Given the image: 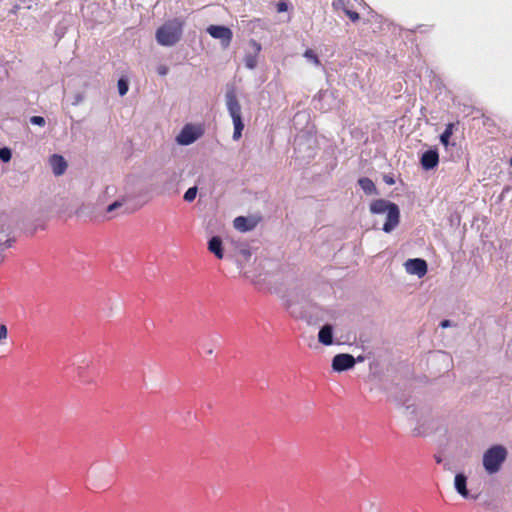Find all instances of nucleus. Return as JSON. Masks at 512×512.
<instances>
[{"instance_id":"23","label":"nucleus","mask_w":512,"mask_h":512,"mask_svg":"<svg viewBox=\"0 0 512 512\" xmlns=\"http://www.w3.org/2000/svg\"><path fill=\"white\" fill-rule=\"evenodd\" d=\"M30 122L34 125L38 126H44L45 125V119L41 116H32L30 118Z\"/></svg>"},{"instance_id":"7","label":"nucleus","mask_w":512,"mask_h":512,"mask_svg":"<svg viewBox=\"0 0 512 512\" xmlns=\"http://www.w3.org/2000/svg\"><path fill=\"white\" fill-rule=\"evenodd\" d=\"M408 273L423 277L427 273V263L421 258L409 259L405 263Z\"/></svg>"},{"instance_id":"3","label":"nucleus","mask_w":512,"mask_h":512,"mask_svg":"<svg viewBox=\"0 0 512 512\" xmlns=\"http://www.w3.org/2000/svg\"><path fill=\"white\" fill-rule=\"evenodd\" d=\"M507 450L501 445L489 448L483 455V466L487 473H497L506 460Z\"/></svg>"},{"instance_id":"8","label":"nucleus","mask_w":512,"mask_h":512,"mask_svg":"<svg viewBox=\"0 0 512 512\" xmlns=\"http://www.w3.org/2000/svg\"><path fill=\"white\" fill-rule=\"evenodd\" d=\"M332 7L336 11H342L354 23L360 19L359 13L350 7L349 0H334Z\"/></svg>"},{"instance_id":"24","label":"nucleus","mask_w":512,"mask_h":512,"mask_svg":"<svg viewBox=\"0 0 512 512\" xmlns=\"http://www.w3.org/2000/svg\"><path fill=\"white\" fill-rule=\"evenodd\" d=\"M277 12L282 13L288 10V4L285 0H280L277 5Z\"/></svg>"},{"instance_id":"15","label":"nucleus","mask_w":512,"mask_h":512,"mask_svg":"<svg viewBox=\"0 0 512 512\" xmlns=\"http://www.w3.org/2000/svg\"><path fill=\"white\" fill-rule=\"evenodd\" d=\"M318 340L320 343L329 346L333 343V329L331 325H324L318 334Z\"/></svg>"},{"instance_id":"20","label":"nucleus","mask_w":512,"mask_h":512,"mask_svg":"<svg viewBox=\"0 0 512 512\" xmlns=\"http://www.w3.org/2000/svg\"><path fill=\"white\" fill-rule=\"evenodd\" d=\"M197 191L198 189L196 186L190 187L184 194V200L187 202H192L196 198Z\"/></svg>"},{"instance_id":"10","label":"nucleus","mask_w":512,"mask_h":512,"mask_svg":"<svg viewBox=\"0 0 512 512\" xmlns=\"http://www.w3.org/2000/svg\"><path fill=\"white\" fill-rule=\"evenodd\" d=\"M420 163L425 170L435 168L439 163V154L437 150L430 149L425 151L421 156Z\"/></svg>"},{"instance_id":"9","label":"nucleus","mask_w":512,"mask_h":512,"mask_svg":"<svg viewBox=\"0 0 512 512\" xmlns=\"http://www.w3.org/2000/svg\"><path fill=\"white\" fill-rule=\"evenodd\" d=\"M249 45L252 48V52H249L244 56V63L248 69H254L257 66V58L261 51V45L253 39L250 40Z\"/></svg>"},{"instance_id":"1","label":"nucleus","mask_w":512,"mask_h":512,"mask_svg":"<svg viewBox=\"0 0 512 512\" xmlns=\"http://www.w3.org/2000/svg\"><path fill=\"white\" fill-rule=\"evenodd\" d=\"M184 21L179 18H173L165 21L155 33L156 41L161 46H174L183 35Z\"/></svg>"},{"instance_id":"12","label":"nucleus","mask_w":512,"mask_h":512,"mask_svg":"<svg viewBox=\"0 0 512 512\" xmlns=\"http://www.w3.org/2000/svg\"><path fill=\"white\" fill-rule=\"evenodd\" d=\"M234 228L240 232L253 230L257 225V220L251 217L239 216L233 221Z\"/></svg>"},{"instance_id":"2","label":"nucleus","mask_w":512,"mask_h":512,"mask_svg":"<svg viewBox=\"0 0 512 512\" xmlns=\"http://www.w3.org/2000/svg\"><path fill=\"white\" fill-rule=\"evenodd\" d=\"M369 209L372 214H386V221L382 228L384 232L390 233L398 226L400 210L395 203L385 199H376L370 203Z\"/></svg>"},{"instance_id":"5","label":"nucleus","mask_w":512,"mask_h":512,"mask_svg":"<svg viewBox=\"0 0 512 512\" xmlns=\"http://www.w3.org/2000/svg\"><path fill=\"white\" fill-rule=\"evenodd\" d=\"M207 32L211 37L220 39L224 47H228L232 41L233 33L230 28L220 25H210Z\"/></svg>"},{"instance_id":"30","label":"nucleus","mask_w":512,"mask_h":512,"mask_svg":"<svg viewBox=\"0 0 512 512\" xmlns=\"http://www.w3.org/2000/svg\"><path fill=\"white\" fill-rule=\"evenodd\" d=\"M510 164H511V166H512V157H511V160H510Z\"/></svg>"},{"instance_id":"14","label":"nucleus","mask_w":512,"mask_h":512,"mask_svg":"<svg viewBox=\"0 0 512 512\" xmlns=\"http://www.w3.org/2000/svg\"><path fill=\"white\" fill-rule=\"evenodd\" d=\"M208 250L218 259H222L224 257V253L221 238L218 236L212 237L208 242Z\"/></svg>"},{"instance_id":"26","label":"nucleus","mask_w":512,"mask_h":512,"mask_svg":"<svg viewBox=\"0 0 512 512\" xmlns=\"http://www.w3.org/2000/svg\"><path fill=\"white\" fill-rule=\"evenodd\" d=\"M169 71V68L166 66V65H159L157 67V73L160 75V76H165L167 75Z\"/></svg>"},{"instance_id":"6","label":"nucleus","mask_w":512,"mask_h":512,"mask_svg":"<svg viewBox=\"0 0 512 512\" xmlns=\"http://www.w3.org/2000/svg\"><path fill=\"white\" fill-rule=\"evenodd\" d=\"M354 365L355 359L350 354H337L332 360V368L338 372L351 369Z\"/></svg>"},{"instance_id":"11","label":"nucleus","mask_w":512,"mask_h":512,"mask_svg":"<svg viewBox=\"0 0 512 512\" xmlns=\"http://www.w3.org/2000/svg\"><path fill=\"white\" fill-rule=\"evenodd\" d=\"M198 136L192 126L186 125L178 134L176 140L181 145H189L196 141Z\"/></svg>"},{"instance_id":"18","label":"nucleus","mask_w":512,"mask_h":512,"mask_svg":"<svg viewBox=\"0 0 512 512\" xmlns=\"http://www.w3.org/2000/svg\"><path fill=\"white\" fill-rule=\"evenodd\" d=\"M454 127H455L454 123H448L445 127V130L443 131V133L440 136L441 143L446 147L449 145V140H450L451 136L453 135Z\"/></svg>"},{"instance_id":"27","label":"nucleus","mask_w":512,"mask_h":512,"mask_svg":"<svg viewBox=\"0 0 512 512\" xmlns=\"http://www.w3.org/2000/svg\"><path fill=\"white\" fill-rule=\"evenodd\" d=\"M7 338V327L0 325V341Z\"/></svg>"},{"instance_id":"25","label":"nucleus","mask_w":512,"mask_h":512,"mask_svg":"<svg viewBox=\"0 0 512 512\" xmlns=\"http://www.w3.org/2000/svg\"><path fill=\"white\" fill-rule=\"evenodd\" d=\"M122 205H123V203H122V202H120V201H115V202H113L112 204H110V205L107 207L106 212H107V213H111V212H113L114 210H116V209L120 208Z\"/></svg>"},{"instance_id":"4","label":"nucleus","mask_w":512,"mask_h":512,"mask_svg":"<svg viewBox=\"0 0 512 512\" xmlns=\"http://www.w3.org/2000/svg\"><path fill=\"white\" fill-rule=\"evenodd\" d=\"M226 106L234 125L233 139L237 141L242 136L244 123L241 117V105L234 92L226 94Z\"/></svg>"},{"instance_id":"22","label":"nucleus","mask_w":512,"mask_h":512,"mask_svg":"<svg viewBox=\"0 0 512 512\" xmlns=\"http://www.w3.org/2000/svg\"><path fill=\"white\" fill-rule=\"evenodd\" d=\"M11 151L10 149L4 147V148H1L0 149V159L3 161V162H8L10 161L11 159Z\"/></svg>"},{"instance_id":"19","label":"nucleus","mask_w":512,"mask_h":512,"mask_svg":"<svg viewBox=\"0 0 512 512\" xmlns=\"http://www.w3.org/2000/svg\"><path fill=\"white\" fill-rule=\"evenodd\" d=\"M304 57L311 61L316 66H321V61L319 60L317 54L312 49H307L304 52Z\"/></svg>"},{"instance_id":"13","label":"nucleus","mask_w":512,"mask_h":512,"mask_svg":"<svg viewBox=\"0 0 512 512\" xmlns=\"http://www.w3.org/2000/svg\"><path fill=\"white\" fill-rule=\"evenodd\" d=\"M49 163L51 165L53 173L56 176L64 174V172L67 169V162L61 155L53 154L49 159Z\"/></svg>"},{"instance_id":"28","label":"nucleus","mask_w":512,"mask_h":512,"mask_svg":"<svg viewBox=\"0 0 512 512\" xmlns=\"http://www.w3.org/2000/svg\"><path fill=\"white\" fill-rule=\"evenodd\" d=\"M440 326L442 328H446L448 326H450V321L449 320H443L441 323H440Z\"/></svg>"},{"instance_id":"16","label":"nucleus","mask_w":512,"mask_h":512,"mask_svg":"<svg viewBox=\"0 0 512 512\" xmlns=\"http://www.w3.org/2000/svg\"><path fill=\"white\" fill-rule=\"evenodd\" d=\"M455 489L462 497H469V491L467 489V478L464 474L459 473L455 476Z\"/></svg>"},{"instance_id":"29","label":"nucleus","mask_w":512,"mask_h":512,"mask_svg":"<svg viewBox=\"0 0 512 512\" xmlns=\"http://www.w3.org/2000/svg\"><path fill=\"white\" fill-rule=\"evenodd\" d=\"M386 183H388V184H393V183H394V181H393V179H392V178H388V179H386Z\"/></svg>"},{"instance_id":"21","label":"nucleus","mask_w":512,"mask_h":512,"mask_svg":"<svg viewBox=\"0 0 512 512\" xmlns=\"http://www.w3.org/2000/svg\"><path fill=\"white\" fill-rule=\"evenodd\" d=\"M118 90L121 96L125 95L128 91V82L124 78L118 80Z\"/></svg>"},{"instance_id":"17","label":"nucleus","mask_w":512,"mask_h":512,"mask_svg":"<svg viewBox=\"0 0 512 512\" xmlns=\"http://www.w3.org/2000/svg\"><path fill=\"white\" fill-rule=\"evenodd\" d=\"M358 184L367 195H372V194L377 193L376 186L370 178H367V177L360 178L358 180Z\"/></svg>"}]
</instances>
